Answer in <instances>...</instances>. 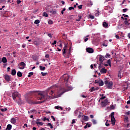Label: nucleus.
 Instances as JSON below:
<instances>
[{
    "mask_svg": "<svg viewBox=\"0 0 130 130\" xmlns=\"http://www.w3.org/2000/svg\"><path fill=\"white\" fill-rule=\"evenodd\" d=\"M37 98H38V100H43V101L41 102H37L36 103L34 102L32 103L33 104H40L41 103H44L45 101H46L47 99L49 98V96H48V95H45L42 92H40L38 93Z\"/></svg>",
    "mask_w": 130,
    "mask_h": 130,
    "instance_id": "f257e3e1",
    "label": "nucleus"
},
{
    "mask_svg": "<svg viewBox=\"0 0 130 130\" xmlns=\"http://www.w3.org/2000/svg\"><path fill=\"white\" fill-rule=\"evenodd\" d=\"M67 49H68V46L67 45H65L62 49V54L64 56V57H66V58H70V56L71 53V48L68 50H67Z\"/></svg>",
    "mask_w": 130,
    "mask_h": 130,
    "instance_id": "f03ea898",
    "label": "nucleus"
},
{
    "mask_svg": "<svg viewBox=\"0 0 130 130\" xmlns=\"http://www.w3.org/2000/svg\"><path fill=\"white\" fill-rule=\"evenodd\" d=\"M105 84L107 86L108 89H112V86H113V82L112 81H108V80H105Z\"/></svg>",
    "mask_w": 130,
    "mask_h": 130,
    "instance_id": "7ed1b4c3",
    "label": "nucleus"
},
{
    "mask_svg": "<svg viewBox=\"0 0 130 130\" xmlns=\"http://www.w3.org/2000/svg\"><path fill=\"white\" fill-rule=\"evenodd\" d=\"M57 90V86H52L48 91V93L50 95H52L55 91Z\"/></svg>",
    "mask_w": 130,
    "mask_h": 130,
    "instance_id": "20e7f679",
    "label": "nucleus"
},
{
    "mask_svg": "<svg viewBox=\"0 0 130 130\" xmlns=\"http://www.w3.org/2000/svg\"><path fill=\"white\" fill-rule=\"evenodd\" d=\"M19 97H21L20 94H19V92H15L12 93V98L14 101H16L17 99H19Z\"/></svg>",
    "mask_w": 130,
    "mask_h": 130,
    "instance_id": "39448f33",
    "label": "nucleus"
},
{
    "mask_svg": "<svg viewBox=\"0 0 130 130\" xmlns=\"http://www.w3.org/2000/svg\"><path fill=\"white\" fill-rule=\"evenodd\" d=\"M111 120L112 125L115 124V118H114V112H112L111 114Z\"/></svg>",
    "mask_w": 130,
    "mask_h": 130,
    "instance_id": "423d86ee",
    "label": "nucleus"
},
{
    "mask_svg": "<svg viewBox=\"0 0 130 130\" xmlns=\"http://www.w3.org/2000/svg\"><path fill=\"white\" fill-rule=\"evenodd\" d=\"M62 79L63 80H64V82L65 83H68V82H69V79L70 78V76H69V75L68 74H64L63 76H62Z\"/></svg>",
    "mask_w": 130,
    "mask_h": 130,
    "instance_id": "0eeeda50",
    "label": "nucleus"
},
{
    "mask_svg": "<svg viewBox=\"0 0 130 130\" xmlns=\"http://www.w3.org/2000/svg\"><path fill=\"white\" fill-rule=\"evenodd\" d=\"M18 66L19 67V69H20V70H24L25 67H26V63L24 62H21L19 63Z\"/></svg>",
    "mask_w": 130,
    "mask_h": 130,
    "instance_id": "6e6552de",
    "label": "nucleus"
},
{
    "mask_svg": "<svg viewBox=\"0 0 130 130\" xmlns=\"http://www.w3.org/2000/svg\"><path fill=\"white\" fill-rule=\"evenodd\" d=\"M5 80L7 81V82H11V76L8 74H6L4 75V77Z\"/></svg>",
    "mask_w": 130,
    "mask_h": 130,
    "instance_id": "1a4fd4ad",
    "label": "nucleus"
},
{
    "mask_svg": "<svg viewBox=\"0 0 130 130\" xmlns=\"http://www.w3.org/2000/svg\"><path fill=\"white\" fill-rule=\"evenodd\" d=\"M107 104H108V100H105L103 102H102L101 105L102 107H105Z\"/></svg>",
    "mask_w": 130,
    "mask_h": 130,
    "instance_id": "9d476101",
    "label": "nucleus"
},
{
    "mask_svg": "<svg viewBox=\"0 0 130 130\" xmlns=\"http://www.w3.org/2000/svg\"><path fill=\"white\" fill-rule=\"evenodd\" d=\"M86 51L88 52V53H93V52H94V49L92 48H87Z\"/></svg>",
    "mask_w": 130,
    "mask_h": 130,
    "instance_id": "9b49d317",
    "label": "nucleus"
},
{
    "mask_svg": "<svg viewBox=\"0 0 130 130\" xmlns=\"http://www.w3.org/2000/svg\"><path fill=\"white\" fill-rule=\"evenodd\" d=\"M15 101L18 104V105H21L22 103H23V102L22 101V100H21L20 97L18 98V100H16Z\"/></svg>",
    "mask_w": 130,
    "mask_h": 130,
    "instance_id": "f8f14e48",
    "label": "nucleus"
},
{
    "mask_svg": "<svg viewBox=\"0 0 130 130\" xmlns=\"http://www.w3.org/2000/svg\"><path fill=\"white\" fill-rule=\"evenodd\" d=\"M100 73L101 74H106V73H107V69H105V68H102L101 70H100Z\"/></svg>",
    "mask_w": 130,
    "mask_h": 130,
    "instance_id": "ddd939ff",
    "label": "nucleus"
},
{
    "mask_svg": "<svg viewBox=\"0 0 130 130\" xmlns=\"http://www.w3.org/2000/svg\"><path fill=\"white\" fill-rule=\"evenodd\" d=\"M105 58H104V56H102V55H100V57H99V61L100 62H103V61H104V59Z\"/></svg>",
    "mask_w": 130,
    "mask_h": 130,
    "instance_id": "4468645a",
    "label": "nucleus"
},
{
    "mask_svg": "<svg viewBox=\"0 0 130 130\" xmlns=\"http://www.w3.org/2000/svg\"><path fill=\"white\" fill-rule=\"evenodd\" d=\"M64 92H61V93L56 95L54 96V98H58V97H60V96H61L62 95V94H63L64 93Z\"/></svg>",
    "mask_w": 130,
    "mask_h": 130,
    "instance_id": "2eb2a0df",
    "label": "nucleus"
},
{
    "mask_svg": "<svg viewBox=\"0 0 130 130\" xmlns=\"http://www.w3.org/2000/svg\"><path fill=\"white\" fill-rule=\"evenodd\" d=\"M2 61H3L4 63H6V62H7L8 60L7 59V58L6 57H3L2 58Z\"/></svg>",
    "mask_w": 130,
    "mask_h": 130,
    "instance_id": "dca6fc26",
    "label": "nucleus"
},
{
    "mask_svg": "<svg viewBox=\"0 0 130 130\" xmlns=\"http://www.w3.org/2000/svg\"><path fill=\"white\" fill-rule=\"evenodd\" d=\"M11 123H13V124H15L16 122V120L15 118H13L11 119Z\"/></svg>",
    "mask_w": 130,
    "mask_h": 130,
    "instance_id": "f3484780",
    "label": "nucleus"
},
{
    "mask_svg": "<svg viewBox=\"0 0 130 130\" xmlns=\"http://www.w3.org/2000/svg\"><path fill=\"white\" fill-rule=\"evenodd\" d=\"M103 26L104 28H108V23H106V22H104L103 23Z\"/></svg>",
    "mask_w": 130,
    "mask_h": 130,
    "instance_id": "a211bd4d",
    "label": "nucleus"
},
{
    "mask_svg": "<svg viewBox=\"0 0 130 130\" xmlns=\"http://www.w3.org/2000/svg\"><path fill=\"white\" fill-rule=\"evenodd\" d=\"M16 74H17V72L15 69L12 70L11 72L12 76H15Z\"/></svg>",
    "mask_w": 130,
    "mask_h": 130,
    "instance_id": "6ab92c4d",
    "label": "nucleus"
},
{
    "mask_svg": "<svg viewBox=\"0 0 130 130\" xmlns=\"http://www.w3.org/2000/svg\"><path fill=\"white\" fill-rule=\"evenodd\" d=\"M83 119L84 121H88L89 120V117H88V116H84Z\"/></svg>",
    "mask_w": 130,
    "mask_h": 130,
    "instance_id": "aec40b11",
    "label": "nucleus"
},
{
    "mask_svg": "<svg viewBox=\"0 0 130 130\" xmlns=\"http://www.w3.org/2000/svg\"><path fill=\"white\" fill-rule=\"evenodd\" d=\"M104 66V64L103 62H100L99 69L100 70V69H102V68H103V66Z\"/></svg>",
    "mask_w": 130,
    "mask_h": 130,
    "instance_id": "412c9836",
    "label": "nucleus"
},
{
    "mask_svg": "<svg viewBox=\"0 0 130 130\" xmlns=\"http://www.w3.org/2000/svg\"><path fill=\"white\" fill-rule=\"evenodd\" d=\"M11 129H12V125L8 124L6 128V130H11Z\"/></svg>",
    "mask_w": 130,
    "mask_h": 130,
    "instance_id": "4be33fe9",
    "label": "nucleus"
},
{
    "mask_svg": "<svg viewBox=\"0 0 130 130\" xmlns=\"http://www.w3.org/2000/svg\"><path fill=\"white\" fill-rule=\"evenodd\" d=\"M36 124H37L38 126L40 125H43V123L42 122H36Z\"/></svg>",
    "mask_w": 130,
    "mask_h": 130,
    "instance_id": "5701e85b",
    "label": "nucleus"
},
{
    "mask_svg": "<svg viewBox=\"0 0 130 130\" xmlns=\"http://www.w3.org/2000/svg\"><path fill=\"white\" fill-rule=\"evenodd\" d=\"M22 73L20 71H18L17 72V76L19 77H22Z\"/></svg>",
    "mask_w": 130,
    "mask_h": 130,
    "instance_id": "b1692460",
    "label": "nucleus"
},
{
    "mask_svg": "<svg viewBox=\"0 0 130 130\" xmlns=\"http://www.w3.org/2000/svg\"><path fill=\"white\" fill-rule=\"evenodd\" d=\"M103 85H104V82H103V81L102 80H101V81H100V84H99V86H103Z\"/></svg>",
    "mask_w": 130,
    "mask_h": 130,
    "instance_id": "393cba45",
    "label": "nucleus"
},
{
    "mask_svg": "<svg viewBox=\"0 0 130 130\" xmlns=\"http://www.w3.org/2000/svg\"><path fill=\"white\" fill-rule=\"evenodd\" d=\"M47 125V126H49L51 129L53 128V126H52L51 123H48Z\"/></svg>",
    "mask_w": 130,
    "mask_h": 130,
    "instance_id": "a878e982",
    "label": "nucleus"
},
{
    "mask_svg": "<svg viewBox=\"0 0 130 130\" xmlns=\"http://www.w3.org/2000/svg\"><path fill=\"white\" fill-rule=\"evenodd\" d=\"M107 63L108 64V65L110 67H111V60H110V59L108 60L107 61Z\"/></svg>",
    "mask_w": 130,
    "mask_h": 130,
    "instance_id": "bb28decb",
    "label": "nucleus"
},
{
    "mask_svg": "<svg viewBox=\"0 0 130 130\" xmlns=\"http://www.w3.org/2000/svg\"><path fill=\"white\" fill-rule=\"evenodd\" d=\"M90 92H93V91H96V88L94 87H91L90 90Z\"/></svg>",
    "mask_w": 130,
    "mask_h": 130,
    "instance_id": "cd10ccee",
    "label": "nucleus"
},
{
    "mask_svg": "<svg viewBox=\"0 0 130 130\" xmlns=\"http://www.w3.org/2000/svg\"><path fill=\"white\" fill-rule=\"evenodd\" d=\"M124 21L125 25H127V24L128 23V21H127V18H125V19H124Z\"/></svg>",
    "mask_w": 130,
    "mask_h": 130,
    "instance_id": "c85d7f7f",
    "label": "nucleus"
},
{
    "mask_svg": "<svg viewBox=\"0 0 130 130\" xmlns=\"http://www.w3.org/2000/svg\"><path fill=\"white\" fill-rule=\"evenodd\" d=\"M78 19H76V21H77V22H80L81 21V19H82V16L78 15Z\"/></svg>",
    "mask_w": 130,
    "mask_h": 130,
    "instance_id": "c756f323",
    "label": "nucleus"
},
{
    "mask_svg": "<svg viewBox=\"0 0 130 130\" xmlns=\"http://www.w3.org/2000/svg\"><path fill=\"white\" fill-rule=\"evenodd\" d=\"M43 16L44 17H45L46 18H47V17H48V14L47 13H46V12H44V13H43Z\"/></svg>",
    "mask_w": 130,
    "mask_h": 130,
    "instance_id": "7c9ffc66",
    "label": "nucleus"
},
{
    "mask_svg": "<svg viewBox=\"0 0 130 130\" xmlns=\"http://www.w3.org/2000/svg\"><path fill=\"white\" fill-rule=\"evenodd\" d=\"M55 109H60L61 110H62V107H60L59 106H55Z\"/></svg>",
    "mask_w": 130,
    "mask_h": 130,
    "instance_id": "2f4dec72",
    "label": "nucleus"
},
{
    "mask_svg": "<svg viewBox=\"0 0 130 130\" xmlns=\"http://www.w3.org/2000/svg\"><path fill=\"white\" fill-rule=\"evenodd\" d=\"M40 69L41 71H45V67H43L42 66H40Z\"/></svg>",
    "mask_w": 130,
    "mask_h": 130,
    "instance_id": "473e14b6",
    "label": "nucleus"
},
{
    "mask_svg": "<svg viewBox=\"0 0 130 130\" xmlns=\"http://www.w3.org/2000/svg\"><path fill=\"white\" fill-rule=\"evenodd\" d=\"M100 96H102V97L100 98V100H103L104 99H105V98H106V96H104V94H100Z\"/></svg>",
    "mask_w": 130,
    "mask_h": 130,
    "instance_id": "72a5a7b5",
    "label": "nucleus"
},
{
    "mask_svg": "<svg viewBox=\"0 0 130 130\" xmlns=\"http://www.w3.org/2000/svg\"><path fill=\"white\" fill-rule=\"evenodd\" d=\"M39 23H40V20L38 19L35 20L34 22V23L36 24V25H37L38 24H39Z\"/></svg>",
    "mask_w": 130,
    "mask_h": 130,
    "instance_id": "f704fd0d",
    "label": "nucleus"
},
{
    "mask_svg": "<svg viewBox=\"0 0 130 130\" xmlns=\"http://www.w3.org/2000/svg\"><path fill=\"white\" fill-rule=\"evenodd\" d=\"M34 74V73L33 72L29 73L28 75L27 76L28 78H30V77H31V76H33Z\"/></svg>",
    "mask_w": 130,
    "mask_h": 130,
    "instance_id": "c9c22d12",
    "label": "nucleus"
},
{
    "mask_svg": "<svg viewBox=\"0 0 130 130\" xmlns=\"http://www.w3.org/2000/svg\"><path fill=\"white\" fill-rule=\"evenodd\" d=\"M101 80V79H99L97 80H95L94 83H95L96 84H100V81Z\"/></svg>",
    "mask_w": 130,
    "mask_h": 130,
    "instance_id": "e433bc0d",
    "label": "nucleus"
},
{
    "mask_svg": "<svg viewBox=\"0 0 130 130\" xmlns=\"http://www.w3.org/2000/svg\"><path fill=\"white\" fill-rule=\"evenodd\" d=\"M46 120H47V121H49V119L48 118L44 117L43 119V121H46Z\"/></svg>",
    "mask_w": 130,
    "mask_h": 130,
    "instance_id": "4c0bfd02",
    "label": "nucleus"
},
{
    "mask_svg": "<svg viewBox=\"0 0 130 130\" xmlns=\"http://www.w3.org/2000/svg\"><path fill=\"white\" fill-rule=\"evenodd\" d=\"M1 110L2 112H4L5 111H7V110H8V109L7 108H5V109H1Z\"/></svg>",
    "mask_w": 130,
    "mask_h": 130,
    "instance_id": "58836bf2",
    "label": "nucleus"
},
{
    "mask_svg": "<svg viewBox=\"0 0 130 130\" xmlns=\"http://www.w3.org/2000/svg\"><path fill=\"white\" fill-rule=\"evenodd\" d=\"M91 121L93 124H96V123H97V122L96 121V120H95V119L91 120Z\"/></svg>",
    "mask_w": 130,
    "mask_h": 130,
    "instance_id": "ea45409f",
    "label": "nucleus"
},
{
    "mask_svg": "<svg viewBox=\"0 0 130 130\" xmlns=\"http://www.w3.org/2000/svg\"><path fill=\"white\" fill-rule=\"evenodd\" d=\"M48 24H49V25H52V24H53V21H52L51 20H50L48 21Z\"/></svg>",
    "mask_w": 130,
    "mask_h": 130,
    "instance_id": "a19ab883",
    "label": "nucleus"
},
{
    "mask_svg": "<svg viewBox=\"0 0 130 130\" xmlns=\"http://www.w3.org/2000/svg\"><path fill=\"white\" fill-rule=\"evenodd\" d=\"M41 75L43 77H44L45 76H46V75H47V73L41 72Z\"/></svg>",
    "mask_w": 130,
    "mask_h": 130,
    "instance_id": "79ce46f5",
    "label": "nucleus"
},
{
    "mask_svg": "<svg viewBox=\"0 0 130 130\" xmlns=\"http://www.w3.org/2000/svg\"><path fill=\"white\" fill-rule=\"evenodd\" d=\"M118 78H121V72H120V71L119 72L118 75Z\"/></svg>",
    "mask_w": 130,
    "mask_h": 130,
    "instance_id": "37998d69",
    "label": "nucleus"
},
{
    "mask_svg": "<svg viewBox=\"0 0 130 130\" xmlns=\"http://www.w3.org/2000/svg\"><path fill=\"white\" fill-rule=\"evenodd\" d=\"M34 44L35 45H37V46H38V45H39V43H38L37 41H35Z\"/></svg>",
    "mask_w": 130,
    "mask_h": 130,
    "instance_id": "c03bdc74",
    "label": "nucleus"
},
{
    "mask_svg": "<svg viewBox=\"0 0 130 130\" xmlns=\"http://www.w3.org/2000/svg\"><path fill=\"white\" fill-rule=\"evenodd\" d=\"M69 10L70 11H72V10H75V8L73 7H70L69 8Z\"/></svg>",
    "mask_w": 130,
    "mask_h": 130,
    "instance_id": "a18cd8bd",
    "label": "nucleus"
},
{
    "mask_svg": "<svg viewBox=\"0 0 130 130\" xmlns=\"http://www.w3.org/2000/svg\"><path fill=\"white\" fill-rule=\"evenodd\" d=\"M106 58H107V57H110V54L107 53L105 56Z\"/></svg>",
    "mask_w": 130,
    "mask_h": 130,
    "instance_id": "49530a36",
    "label": "nucleus"
},
{
    "mask_svg": "<svg viewBox=\"0 0 130 130\" xmlns=\"http://www.w3.org/2000/svg\"><path fill=\"white\" fill-rule=\"evenodd\" d=\"M51 14H56V11H51Z\"/></svg>",
    "mask_w": 130,
    "mask_h": 130,
    "instance_id": "de8ad7c7",
    "label": "nucleus"
},
{
    "mask_svg": "<svg viewBox=\"0 0 130 130\" xmlns=\"http://www.w3.org/2000/svg\"><path fill=\"white\" fill-rule=\"evenodd\" d=\"M64 11H66V8H63L61 11V14H62V15H63V12H64Z\"/></svg>",
    "mask_w": 130,
    "mask_h": 130,
    "instance_id": "09e8293b",
    "label": "nucleus"
},
{
    "mask_svg": "<svg viewBox=\"0 0 130 130\" xmlns=\"http://www.w3.org/2000/svg\"><path fill=\"white\" fill-rule=\"evenodd\" d=\"M16 3L18 4V5H19V4H21L22 2L20 0H17Z\"/></svg>",
    "mask_w": 130,
    "mask_h": 130,
    "instance_id": "8fccbe9b",
    "label": "nucleus"
},
{
    "mask_svg": "<svg viewBox=\"0 0 130 130\" xmlns=\"http://www.w3.org/2000/svg\"><path fill=\"white\" fill-rule=\"evenodd\" d=\"M128 10L127 9L125 8L123 9V13H126V12Z\"/></svg>",
    "mask_w": 130,
    "mask_h": 130,
    "instance_id": "3c124183",
    "label": "nucleus"
},
{
    "mask_svg": "<svg viewBox=\"0 0 130 130\" xmlns=\"http://www.w3.org/2000/svg\"><path fill=\"white\" fill-rule=\"evenodd\" d=\"M108 120H107V121L106 122L105 124L106 126H109V123H108Z\"/></svg>",
    "mask_w": 130,
    "mask_h": 130,
    "instance_id": "603ef678",
    "label": "nucleus"
},
{
    "mask_svg": "<svg viewBox=\"0 0 130 130\" xmlns=\"http://www.w3.org/2000/svg\"><path fill=\"white\" fill-rule=\"evenodd\" d=\"M82 7H83V5H79L78 6V9H79V10H81Z\"/></svg>",
    "mask_w": 130,
    "mask_h": 130,
    "instance_id": "864d4df0",
    "label": "nucleus"
},
{
    "mask_svg": "<svg viewBox=\"0 0 130 130\" xmlns=\"http://www.w3.org/2000/svg\"><path fill=\"white\" fill-rule=\"evenodd\" d=\"M125 114H126V115H129L130 114V111H128V112H126Z\"/></svg>",
    "mask_w": 130,
    "mask_h": 130,
    "instance_id": "5fc2aeb1",
    "label": "nucleus"
},
{
    "mask_svg": "<svg viewBox=\"0 0 130 130\" xmlns=\"http://www.w3.org/2000/svg\"><path fill=\"white\" fill-rule=\"evenodd\" d=\"M90 19H91L92 20H93V19H94L95 18V17H94V16L93 15H90L89 16Z\"/></svg>",
    "mask_w": 130,
    "mask_h": 130,
    "instance_id": "6e6d98bb",
    "label": "nucleus"
},
{
    "mask_svg": "<svg viewBox=\"0 0 130 130\" xmlns=\"http://www.w3.org/2000/svg\"><path fill=\"white\" fill-rule=\"evenodd\" d=\"M51 117L53 119V121H55V118H54V116H51Z\"/></svg>",
    "mask_w": 130,
    "mask_h": 130,
    "instance_id": "4d7b16f0",
    "label": "nucleus"
},
{
    "mask_svg": "<svg viewBox=\"0 0 130 130\" xmlns=\"http://www.w3.org/2000/svg\"><path fill=\"white\" fill-rule=\"evenodd\" d=\"M74 123H76V120L75 119H73L72 121V124H74Z\"/></svg>",
    "mask_w": 130,
    "mask_h": 130,
    "instance_id": "13d9d810",
    "label": "nucleus"
},
{
    "mask_svg": "<svg viewBox=\"0 0 130 130\" xmlns=\"http://www.w3.org/2000/svg\"><path fill=\"white\" fill-rule=\"evenodd\" d=\"M12 54H13L14 57H16V56H17L16 55V52H12Z\"/></svg>",
    "mask_w": 130,
    "mask_h": 130,
    "instance_id": "bf43d9fd",
    "label": "nucleus"
},
{
    "mask_svg": "<svg viewBox=\"0 0 130 130\" xmlns=\"http://www.w3.org/2000/svg\"><path fill=\"white\" fill-rule=\"evenodd\" d=\"M122 16H124V18H128V15L125 14H123Z\"/></svg>",
    "mask_w": 130,
    "mask_h": 130,
    "instance_id": "052dcab7",
    "label": "nucleus"
},
{
    "mask_svg": "<svg viewBox=\"0 0 130 130\" xmlns=\"http://www.w3.org/2000/svg\"><path fill=\"white\" fill-rule=\"evenodd\" d=\"M55 44H56V41L55 40L52 43V45H55Z\"/></svg>",
    "mask_w": 130,
    "mask_h": 130,
    "instance_id": "680f3d73",
    "label": "nucleus"
},
{
    "mask_svg": "<svg viewBox=\"0 0 130 130\" xmlns=\"http://www.w3.org/2000/svg\"><path fill=\"white\" fill-rule=\"evenodd\" d=\"M45 57L46 58H49V54H46Z\"/></svg>",
    "mask_w": 130,
    "mask_h": 130,
    "instance_id": "e2e57ef3",
    "label": "nucleus"
},
{
    "mask_svg": "<svg viewBox=\"0 0 130 130\" xmlns=\"http://www.w3.org/2000/svg\"><path fill=\"white\" fill-rule=\"evenodd\" d=\"M48 36L51 38V37H52V35L51 34H48Z\"/></svg>",
    "mask_w": 130,
    "mask_h": 130,
    "instance_id": "0e129e2a",
    "label": "nucleus"
},
{
    "mask_svg": "<svg viewBox=\"0 0 130 130\" xmlns=\"http://www.w3.org/2000/svg\"><path fill=\"white\" fill-rule=\"evenodd\" d=\"M86 125H87V126L88 127H91V124H89L88 123H86Z\"/></svg>",
    "mask_w": 130,
    "mask_h": 130,
    "instance_id": "69168bd1",
    "label": "nucleus"
},
{
    "mask_svg": "<svg viewBox=\"0 0 130 130\" xmlns=\"http://www.w3.org/2000/svg\"><path fill=\"white\" fill-rule=\"evenodd\" d=\"M95 16L96 17L99 16V11H98V13L95 14Z\"/></svg>",
    "mask_w": 130,
    "mask_h": 130,
    "instance_id": "338daca9",
    "label": "nucleus"
},
{
    "mask_svg": "<svg viewBox=\"0 0 130 130\" xmlns=\"http://www.w3.org/2000/svg\"><path fill=\"white\" fill-rule=\"evenodd\" d=\"M103 46H105L106 47H107V45L105 44V43H103Z\"/></svg>",
    "mask_w": 130,
    "mask_h": 130,
    "instance_id": "774afa93",
    "label": "nucleus"
}]
</instances>
